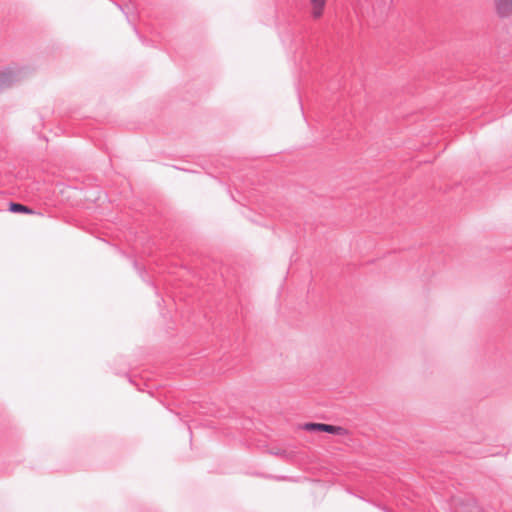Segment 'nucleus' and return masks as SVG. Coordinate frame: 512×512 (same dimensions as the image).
I'll return each mask as SVG.
<instances>
[{
    "mask_svg": "<svg viewBox=\"0 0 512 512\" xmlns=\"http://www.w3.org/2000/svg\"><path fill=\"white\" fill-rule=\"evenodd\" d=\"M304 429L307 431H321L334 435L344 436L347 434V430L341 426H335L324 423H306Z\"/></svg>",
    "mask_w": 512,
    "mask_h": 512,
    "instance_id": "1",
    "label": "nucleus"
},
{
    "mask_svg": "<svg viewBox=\"0 0 512 512\" xmlns=\"http://www.w3.org/2000/svg\"><path fill=\"white\" fill-rule=\"evenodd\" d=\"M18 80L19 75L15 70L7 68L3 71H0V92L6 88H9Z\"/></svg>",
    "mask_w": 512,
    "mask_h": 512,
    "instance_id": "2",
    "label": "nucleus"
},
{
    "mask_svg": "<svg viewBox=\"0 0 512 512\" xmlns=\"http://www.w3.org/2000/svg\"><path fill=\"white\" fill-rule=\"evenodd\" d=\"M497 14L502 17L512 15V0H494Z\"/></svg>",
    "mask_w": 512,
    "mask_h": 512,
    "instance_id": "3",
    "label": "nucleus"
},
{
    "mask_svg": "<svg viewBox=\"0 0 512 512\" xmlns=\"http://www.w3.org/2000/svg\"><path fill=\"white\" fill-rule=\"evenodd\" d=\"M326 2L327 0H310L313 18L317 19L323 15Z\"/></svg>",
    "mask_w": 512,
    "mask_h": 512,
    "instance_id": "4",
    "label": "nucleus"
},
{
    "mask_svg": "<svg viewBox=\"0 0 512 512\" xmlns=\"http://www.w3.org/2000/svg\"><path fill=\"white\" fill-rule=\"evenodd\" d=\"M9 211H11L13 213H27V214L33 213V211L29 207L22 205L20 203H14V202L10 203Z\"/></svg>",
    "mask_w": 512,
    "mask_h": 512,
    "instance_id": "5",
    "label": "nucleus"
},
{
    "mask_svg": "<svg viewBox=\"0 0 512 512\" xmlns=\"http://www.w3.org/2000/svg\"><path fill=\"white\" fill-rule=\"evenodd\" d=\"M271 454L276 455V456H282L285 458L290 457V454L287 451L281 450V449H273V450H271Z\"/></svg>",
    "mask_w": 512,
    "mask_h": 512,
    "instance_id": "6",
    "label": "nucleus"
}]
</instances>
